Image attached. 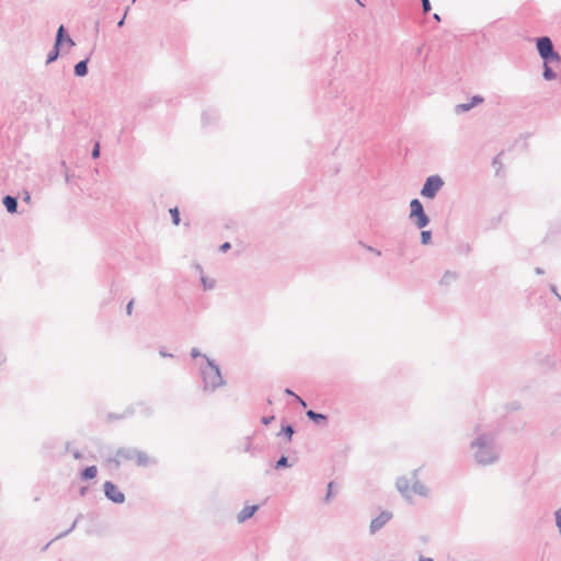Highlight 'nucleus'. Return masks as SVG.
Instances as JSON below:
<instances>
[{
    "mask_svg": "<svg viewBox=\"0 0 561 561\" xmlns=\"http://www.w3.org/2000/svg\"><path fill=\"white\" fill-rule=\"evenodd\" d=\"M88 72L87 60L78 62L75 67V73L79 77L85 76Z\"/></svg>",
    "mask_w": 561,
    "mask_h": 561,
    "instance_id": "4468645a",
    "label": "nucleus"
},
{
    "mask_svg": "<svg viewBox=\"0 0 561 561\" xmlns=\"http://www.w3.org/2000/svg\"><path fill=\"white\" fill-rule=\"evenodd\" d=\"M390 514L381 513L378 517L373 519L370 523L371 533L379 530L390 519Z\"/></svg>",
    "mask_w": 561,
    "mask_h": 561,
    "instance_id": "0eeeda50",
    "label": "nucleus"
},
{
    "mask_svg": "<svg viewBox=\"0 0 561 561\" xmlns=\"http://www.w3.org/2000/svg\"><path fill=\"white\" fill-rule=\"evenodd\" d=\"M537 49L545 61L559 62L560 57L553 51L552 43L549 37L539 38L537 42Z\"/></svg>",
    "mask_w": 561,
    "mask_h": 561,
    "instance_id": "7ed1b4c3",
    "label": "nucleus"
},
{
    "mask_svg": "<svg viewBox=\"0 0 561 561\" xmlns=\"http://www.w3.org/2000/svg\"><path fill=\"white\" fill-rule=\"evenodd\" d=\"M483 102V98L476 95L472 98L470 103L458 104L455 108L456 113L467 112L472 108L474 105L481 104Z\"/></svg>",
    "mask_w": 561,
    "mask_h": 561,
    "instance_id": "6e6552de",
    "label": "nucleus"
},
{
    "mask_svg": "<svg viewBox=\"0 0 561 561\" xmlns=\"http://www.w3.org/2000/svg\"><path fill=\"white\" fill-rule=\"evenodd\" d=\"M333 483H329V491H331Z\"/></svg>",
    "mask_w": 561,
    "mask_h": 561,
    "instance_id": "473e14b6",
    "label": "nucleus"
},
{
    "mask_svg": "<svg viewBox=\"0 0 561 561\" xmlns=\"http://www.w3.org/2000/svg\"><path fill=\"white\" fill-rule=\"evenodd\" d=\"M410 207H411V217L416 218L417 227L424 228L428 224V218L424 213L421 202L419 199H412Z\"/></svg>",
    "mask_w": 561,
    "mask_h": 561,
    "instance_id": "39448f33",
    "label": "nucleus"
},
{
    "mask_svg": "<svg viewBox=\"0 0 561 561\" xmlns=\"http://www.w3.org/2000/svg\"><path fill=\"white\" fill-rule=\"evenodd\" d=\"M96 476H98V468L95 466H90L81 472V480L88 481V480L96 478Z\"/></svg>",
    "mask_w": 561,
    "mask_h": 561,
    "instance_id": "9b49d317",
    "label": "nucleus"
},
{
    "mask_svg": "<svg viewBox=\"0 0 561 561\" xmlns=\"http://www.w3.org/2000/svg\"><path fill=\"white\" fill-rule=\"evenodd\" d=\"M421 561H432L431 559H426V560H421Z\"/></svg>",
    "mask_w": 561,
    "mask_h": 561,
    "instance_id": "f704fd0d",
    "label": "nucleus"
},
{
    "mask_svg": "<svg viewBox=\"0 0 561 561\" xmlns=\"http://www.w3.org/2000/svg\"><path fill=\"white\" fill-rule=\"evenodd\" d=\"M170 214L172 216L173 224L178 226L180 224L179 209L176 207L175 208H171L170 209Z\"/></svg>",
    "mask_w": 561,
    "mask_h": 561,
    "instance_id": "6ab92c4d",
    "label": "nucleus"
},
{
    "mask_svg": "<svg viewBox=\"0 0 561 561\" xmlns=\"http://www.w3.org/2000/svg\"><path fill=\"white\" fill-rule=\"evenodd\" d=\"M273 420H274V416L263 417L262 422H263L265 425H267V424H270Z\"/></svg>",
    "mask_w": 561,
    "mask_h": 561,
    "instance_id": "cd10ccee",
    "label": "nucleus"
},
{
    "mask_svg": "<svg viewBox=\"0 0 561 561\" xmlns=\"http://www.w3.org/2000/svg\"><path fill=\"white\" fill-rule=\"evenodd\" d=\"M442 186H443V181L438 175L430 176V178H427V180L421 191V194L424 197L433 198L436 195V193L440 190Z\"/></svg>",
    "mask_w": 561,
    "mask_h": 561,
    "instance_id": "20e7f679",
    "label": "nucleus"
},
{
    "mask_svg": "<svg viewBox=\"0 0 561 561\" xmlns=\"http://www.w3.org/2000/svg\"><path fill=\"white\" fill-rule=\"evenodd\" d=\"M405 483L403 485H399L400 489H404V490H408V489H412V491H419V489H422L423 485L420 484L417 481H414L411 485L408 483L407 480H404Z\"/></svg>",
    "mask_w": 561,
    "mask_h": 561,
    "instance_id": "2eb2a0df",
    "label": "nucleus"
},
{
    "mask_svg": "<svg viewBox=\"0 0 561 561\" xmlns=\"http://www.w3.org/2000/svg\"><path fill=\"white\" fill-rule=\"evenodd\" d=\"M124 23V20L119 21L118 26H122Z\"/></svg>",
    "mask_w": 561,
    "mask_h": 561,
    "instance_id": "72a5a7b5",
    "label": "nucleus"
},
{
    "mask_svg": "<svg viewBox=\"0 0 561 561\" xmlns=\"http://www.w3.org/2000/svg\"><path fill=\"white\" fill-rule=\"evenodd\" d=\"M115 486L113 483L111 482H105L104 483V491H114Z\"/></svg>",
    "mask_w": 561,
    "mask_h": 561,
    "instance_id": "bb28decb",
    "label": "nucleus"
},
{
    "mask_svg": "<svg viewBox=\"0 0 561 561\" xmlns=\"http://www.w3.org/2000/svg\"><path fill=\"white\" fill-rule=\"evenodd\" d=\"M473 447L476 448L474 457L479 463L486 465L495 460L494 450L486 442L477 440Z\"/></svg>",
    "mask_w": 561,
    "mask_h": 561,
    "instance_id": "f257e3e1",
    "label": "nucleus"
},
{
    "mask_svg": "<svg viewBox=\"0 0 561 561\" xmlns=\"http://www.w3.org/2000/svg\"><path fill=\"white\" fill-rule=\"evenodd\" d=\"M423 11L426 13L431 10V4L428 0H422Z\"/></svg>",
    "mask_w": 561,
    "mask_h": 561,
    "instance_id": "5701e85b",
    "label": "nucleus"
},
{
    "mask_svg": "<svg viewBox=\"0 0 561 561\" xmlns=\"http://www.w3.org/2000/svg\"><path fill=\"white\" fill-rule=\"evenodd\" d=\"M287 466V458L286 457H282L277 463H276V468H280V467H286Z\"/></svg>",
    "mask_w": 561,
    "mask_h": 561,
    "instance_id": "4be33fe9",
    "label": "nucleus"
},
{
    "mask_svg": "<svg viewBox=\"0 0 561 561\" xmlns=\"http://www.w3.org/2000/svg\"><path fill=\"white\" fill-rule=\"evenodd\" d=\"M283 431H284L285 435L287 436L288 440H290L291 436L294 434L293 427L291 426H286V427L283 428Z\"/></svg>",
    "mask_w": 561,
    "mask_h": 561,
    "instance_id": "412c9836",
    "label": "nucleus"
},
{
    "mask_svg": "<svg viewBox=\"0 0 561 561\" xmlns=\"http://www.w3.org/2000/svg\"><path fill=\"white\" fill-rule=\"evenodd\" d=\"M548 64L549 62L545 61L543 77L547 80H552V79H554L556 75L553 73L551 68L548 66Z\"/></svg>",
    "mask_w": 561,
    "mask_h": 561,
    "instance_id": "dca6fc26",
    "label": "nucleus"
},
{
    "mask_svg": "<svg viewBox=\"0 0 561 561\" xmlns=\"http://www.w3.org/2000/svg\"><path fill=\"white\" fill-rule=\"evenodd\" d=\"M131 311H133V301H130V302L127 305V313H128V314H131Z\"/></svg>",
    "mask_w": 561,
    "mask_h": 561,
    "instance_id": "c756f323",
    "label": "nucleus"
},
{
    "mask_svg": "<svg viewBox=\"0 0 561 561\" xmlns=\"http://www.w3.org/2000/svg\"><path fill=\"white\" fill-rule=\"evenodd\" d=\"M130 459L134 460L139 466H147L151 461V458L146 453L142 451H135L130 456Z\"/></svg>",
    "mask_w": 561,
    "mask_h": 561,
    "instance_id": "9d476101",
    "label": "nucleus"
},
{
    "mask_svg": "<svg viewBox=\"0 0 561 561\" xmlns=\"http://www.w3.org/2000/svg\"><path fill=\"white\" fill-rule=\"evenodd\" d=\"M307 416L317 422L325 420V416L323 414L316 413L311 410L307 412Z\"/></svg>",
    "mask_w": 561,
    "mask_h": 561,
    "instance_id": "a211bd4d",
    "label": "nucleus"
},
{
    "mask_svg": "<svg viewBox=\"0 0 561 561\" xmlns=\"http://www.w3.org/2000/svg\"><path fill=\"white\" fill-rule=\"evenodd\" d=\"M203 378L206 389L215 390L216 388L220 387L224 383L218 367L214 365H208L203 370Z\"/></svg>",
    "mask_w": 561,
    "mask_h": 561,
    "instance_id": "f03ea898",
    "label": "nucleus"
},
{
    "mask_svg": "<svg viewBox=\"0 0 561 561\" xmlns=\"http://www.w3.org/2000/svg\"><path fill=\"white\" fill-rule=\"evenodd\" d=\"M220 249H221V251H227L228 249H230V244H229L228 242H226V243H224V244L221 245V248H220Z\"/></svg>",
    "mask_w": 561,
    "mask_h": 561,
    "instance_id": "c85d7f7f",
    "label": "nucleus"
},
{
    "mask_svg": "<svg viewBox=\"0 0 561 561\" xmlns=\"http://www.w3.org/2000/svg\"><path fill=\"white\" fill-rule=\"evenodd\" d=\"M456 279H457V274L455 272L446 271L445 274L443 275L440 283L443 285H450Z\"/></svg>",
    "mask_w": 561,
    "mask_h": 561,
    "instance_id": "ddd939ff",
    "label": "nucleus"
},
{
    "mask_svg": "<svg viewBox=\"0 0 561 561\" xmlns=\"http://www.w3.org/2000/svg\"><path fill=\"white\" fill-rule=\"evenodd\" d=\"M3 205L5 206V208H7V210L9 213H15L16 211L18 203H16V199L14 197L5 196L3 198Z\"/></svg>",
    "mask_w": 561,
    "mask_h": 561,
    "instance_id": "f8f14e48",
    "label": "nucleus"
},
{
    "mask_svg": "<svg viewBox=\"0 0 561 561\" xmlns=\"http://www.w3.org/2000/svg\"><path fill=\"white\" fill-rule=\"evenodd\" d=\"M296 398L300 402V404H302L304 407L306 405L305 401L301 398H299L298 396H296Z\"/></svg>",
    "mask_w": 561,
    "mask_h": 561,
    "instance_id": "7c9ffc66",
    "label": "nucleus"
},
{
    "mask_svg": "<svg viewBox=\"0 0 561 561\" xmlns=\"http://www.w3.org/2000/svg\"><path fill=\"white\" fill-rule=\"evenodd\" d=\"M106 495L115 503H122L124 501V493H106Z\"/></svg>",
    "mask_w": 561,
    "mask_h": 561,
    "instance_id": "f3484780",
    "label": "nucleus"
},
{
    "mask_svg": "<svg viewBox=\"0 0 561 561\" xmlns=\"http://www.w3.org/2000/svg\"><path fill=\"white\" fill-rule=\"evenodd\" d=\"M62 33H65V28H64L62 25H60L59 28H58V32H57V38H56L55 47L50 51V54L48 55L47 62H51V61L57 59L58 54H59V46L62 44Z\"/></svg>",
    "mask_w": 561,
    "mask_h": 561,
    "instance_id": "423d86ee",
    "label": "nucleus"
},
{
    "mask_svg": "<svg viewBox=\"0 0 561 561\" xmlns=\"http://www.w3.org/2000/svg\"><path fill=\"white\" fill-rule=\"evenodd\" d=\"M99 156H100V145H99V144H96V145L94 146V148H93L92 157H93L94 159H96Z\"/></svg>",
    "mask_w": 561,
    "mask_h": 561,
    "instance_id": "b1692460",
    "label": "nucleus"
},
{
    "mask_svg": "<svg viewBox=\"0 0 561 561\" xmlns=\"http://www.w3.org/2000/svg\"><path fill=\"white\" fill-rule=\"evenodd\" d=\"M431 240V231H422L421 241L423 244H427Z\"/></svg>",
    "mask_w": 561,
    "mask_h": 561,
    "instance_id": "aec40b11",
    "label": "nucleus"
},
{
    "mask_svg": "<svg viewBox=\"0 0 561 561\" xmlns=\"http://www.w3.org/2000/svg\"><path fill=\"white\" fill-rule=\"evenodd\" d=\"M556 519H557V526L559 527L560 533H561V510H559V511L556 513Z\"/></svg>",
    "mask_w": 561,
    "mask_h": 561,
    "instance_id": "a878e982",
    "label": "nucleus"
},
{
    "mask_svg": "<svg viewBox=\"0 0 561 561\" xmlns=\"http://www.w3.org/2000/svg\"><path fill=\"white\" fill-rule=\"evenodd\" d=\"M286 393L290 394V396H294V393L289 389L286 390Z\"/></svg>",
    "mask_w": 561,
    "mask_h": 561,
    "instance_id": "2f4dec72",
    "label": "nucleus"
},
{
    "mask_svg": "<svg viewBox=\"0 0 561 561\" xmlns=\"http://www.w3.org/2000/svg\"><path fill=\"white\" fill-rule=\"evenodd\" d=\"M64 42L67 43L70 47L75 45L73 41L69 36H65V34L62 33V43Z\"/></svg>",
    "mask_w": 561,
    "mask_h": 561,
    "instance_id": "393cba45",
    "label": "nucleus"
},
{
    "mask_svg": "<svg viewBox=\"0 0 561 561\" xmlns=\"http://www.w3.org/2000/svg\"><path fill=\"white\" fill-rule=\"evenodd\" d=\"M257 505H248L238 514V522L242 523L252 517L257 510Z\"/></svg>",
    "mask_w": 561,
    "mask_h": 561,
    "instance_id": "1a4fd4ad",
    "label": "nucleus"
}]
</instances>
